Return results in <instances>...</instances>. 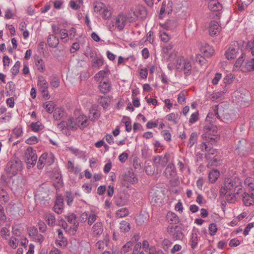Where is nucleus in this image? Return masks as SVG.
Masks as SVG:
<instances>
[{
	"label": "nucleus",
	"mask_w": 254,
	"mask_h": 254,
	"mask_svg": "<svg viewBox=\"0 0 254 254\" xmlns=\"http://www.w3.org/2000/svg\"><path fill=\"white\" fill-rule=\"evenodd\" d=\"M6 167L8 174L15 176L17 172L22 170V162L18 158H13L7 163Z\"/></svg>",
	"instance_id": "obj_5"
},
{
	"label": "nucleus",
	"mask_w": 254,
	"mask_h": 254,
	"mask_svg": "<svg viewBox=\"0 0 254 254\" xmlns=\"http://www.w3.org/2000/svg\"><path fill=\"white\" fill-rule=\"evenodd\" d=\"M28 233L29 237L33 241L40 244L44 241V236L42 234L38 233L37 228L35 226L30 227L28 229Z\"/></svg>",
	"instance_id": "obj_8"
},
{
	"label": "nucleus",
	"mask_w": 254,
	"mask_h": 254,
	"mask_svg": "<svg viewBox=\"0 0 254 254\" xmlns=\"http://www.w3.org/2000/svg\"><path fill=\"white\" fill-rule=\"evenodd\" d=\"M127 22L126 15L120 13L116 17V21L113 24V26H115L119 31H121L124 29Z\"/></svg>",
	"instance_id": "obj_10"
},
{
	"label": "nucleus",
	"mask_w": 254,
	"mask_h": 254,
	"mask_svg": "<svg viewBox=\"0 0 254 254\" xmlns=\"http://www.w3.org/2000/svg\"><path fill=\"white\" fill-rule=\"evenodd\" d=\"M34 63L35 68L41 73L44 72L46 69L45 64L43 60L39 57V56H35L34 57Z\"/></svg>",
	"instance_id": "obj_19"
},
{
	"label": "nucleus",
	"mask_w": 254,
	"mask_h": 254,
	"mask_svg": "<svg viewBox=\"0 0 254 254\" xmlns=\"http://www.w3.org/2000/svg\"><path fill=\"white\" fill-rule=\"evenodd\" d=\"M132 242H127L122 248L121 252L122 253L126 254L129 252L133 247Z\"/></svg>",
	"instance_id": "obj_45"
},
{
	"label": "nucleus",
	"mask_w": 254,
	"mask_h": 254,
	"mask_svg": "<svg viewBox=\"0 0 254 254\" xmlns=\"http://www.w3.org/2000/svg\"><path fill=\"white\" fill-rule=\"evenodd\" d=\"M220 175V173L217 170H212L208 175V179L209 181L214 183L216 182L217 179H218L219 176Z\"/></svg>",
	"instance_id": "obj_34"
},
{
	"label": "nucleus",
	"mask_w": 254,
	"mask_h": 254,
	"mask_svg": "<svg viewBox=\"0 0 254 254\" xmlns=\"http://www.w3.org/2000/svg\"><path fill=\"white\" fill-rule=\"evenodd\" d=\"M88 120L87 117L84 115H79L75 120V125L83 130L88 126Z\"/></svg>",
	"instance_id": "obj_14"
},
{
	"label": "nucleus",
	"mask_w": 254,
	"mask_h": 254,
	"mask_svg": "<svg viewBox=\"0 0 254 254\" xmlns=\"http://www.w3.org/2000/svg\"><path fill=\"white\" fill-rule=\"evenodd\" d=\"M47 157V153H43L40 158H39V160L37 162V167L38 169L41 170L43 168L44 166L46 165L45 159Z\"/></svg>",
	"instance_id": "obj_35"
},
{
	"label": "nucleus",
	"mask_w": 254,
	"mask_h": 254,
	"mask_svg": "<svg viewBox=\"0 0 254 254\" xmlns=\"http://www.w3.org/2000/svg\"><path fill=\"white\" fill-rule=\"evenodd\" d=\"M167 231L173 241L182 240L184 237L181 227L178 225L168 226Z\"/></svg>",
	"instance_id": "obj_6"
},
{
	"label": "nucleus",
	"mask_w": 254,
	"mask_h": 254,
	"mask_svg": "<svg viewBox=\"0 0 254 254\" xmlns=\"http://www.w3.org/2000/svg\"><path fill=\"white\" fill-rule=\"evenodd\" d=\"M58 234V239L56 241V244L61 248H65L67 244V241L66 238L64 236L63 231L61 229H58L57 230Z\"/></svg>",
	"instance_id": "obj_16"
},
{
	"label": "nucleus",
	"mask_w": 254,
	"mask_h": 254,
	"mask_svg": "<svg viewBox=\"0 0 254 254\" xmlns=\"http://www.w3.org/2000/svg\"><path fill=\"white\" fill-rule=\"evenodd\" d=\"M0 233L2 238L5 240H6L10 235L9 230L6 227L1 228Z\"/></svg>",
	"instance_id": "obj_59"
},
{
	"label": "nucleus",
	"mask_w": 254,
	"mask_h": 254,
	"mask_svg": "<svg viewBox=\"0 0 254 254\" xmlns=\"http://www.w3.org/2000/svg\"><path fill=\"white\" fill-rule=\"evenodd\" d=\"M236 194H238L236 192L223 190V197H225L226 201L228 203L235 202L236 199Z\"/></svg>",
	"instance_id": "obj_25"
},
{
	"label": "nucleus",
	"mask_w": 254,
	"mask_h": 254,
	"mask_svg": "<svg viewBox=\"0 0 254 254\" xmlns=\"http://www.w3.org/2000/svg\"><path fill=\"white\" fill-rule=\"evenodd\" d=\"M166 1H163L162 3L161 7V9L160 10V13H159L160 15L163 14L165 12H167L168 14H170V13H171L172 9L171 8V7H169L168 6L167 8L166 9ZM170 7H171V6Z\"/></svg>",
	"instance_id": "obj_54"
},
{
	"label": "nucleus",
	"mask_w": 254,
	"mask_h": 254,
	"mask_svg": "<svg viewBox=\"0 0 254 254\" xmlns=\"http://www.w3.org/2000/svg\"><path fill=\"white\" fill-rule=\"evenodd\" d=\"M127 21L131 23L135 22L138 18L137 14L134 11H131L128 15H126Z\"/></svg>",
	"instance_id": "obj_43"
},
{
	"label": "nucleus",
	"mask_w": 254,
	"mask_h": 254,
	"mask_svg": "<svg viewBox=\"0 0 254 254\" xmlns=\"http://www.w3.org/2000/svg\"><path fill=\"white\" fill-rule=\"evenodd\" d=\"M213 112H209L205 119V123L206 125L212 124L215 126L213 123L214 119H220V117L218 114V105H215L213 108Z\"/></svg>",
	"instance_id": "obj_12"
},
{
	"label": "nucleus",
	"mask_w": 254,
	"mask_h": 254,
	"mask_svg": "<svg viewBox=\"0 0 254 254\" xmlns=\"http://www.w3.org/2000/svg\"><path fill=\"white\" fill-rule=\"evenodd\" d=\"M125 180L130 183H135L137 182L136 175L130 170L127 171L125 175Z\"/></svg>",
	"instance_id": "obj_28"
},
{
	"label": "nucleus",
	"mask_w": 254,
	"mask_h": 254,
	"mask_svg": "<svg viewBox=\"0 0 254 254\" xmlns=\"http://www.w3.org/2000/svg\"><path fill=\"white\" fill-rule=\"evenodd\" d=\"M195 61L198 63L201 66L206 64L207 60L206 58L200 54H197L195 56Z\"/></svg>",
	"instance_id": "obj_46"
},
{
	"label": "nucleus",
	"mask_w": 254,
	"mask_h": 254,
	"mask_svg": "<svg viewBox=\"0 0 254 254\" xmlns=\"http://www.w3.org/2000/svg\"><path fill=\"white\" fill-rule=\"evenodd\" d=\"M111 85L108 80L100 81L99 85L100 91L104 94L109 93L111 90Z\"/></svg>",
	"instance_id": "obj_21"
},
{
	"label": "nucleus",
	"mask_w": 254,
	"mask_h": 254,
	"mask_svg": "<svg viewBox=\"0 0 254 254\" xmlns=\"http://www.w3.org/2000/svg\"><path fill=\"white\" fill-rule=\"evenodd\" d=\"M239 50L238 47H234L231 45L229 49L225 52V56L228 60L234 59L236 57Z\"/></svg>",
	"instance_id": "obj_18"
},
{
	"label": "nucleus",
	"mask_w": 254,
	"mask_h": 254,
	"mask_svg": "<svg viewBox=\"0 0 254 254\" xmlns=\"http://www.w3.org/2000/svg\"><path fill=\"white\" fill-rule=\"evenodd\" d=\"M223 190L241 193L243 189L240 179L237 177L225 178L223 182Z\"/></svg>",
	"instance_id": "obj_2"
},
{
	"label": "nucleus",
	"mask_w": 254,
	"mask_h": 254,
	"mask_svg": "<svg viewBox=\"0 0 254 254\" xmlns=\"http://www.w3.org/2000/svg\"><path fill=\"white\" fill-rule=\"evenodd\" d=\"M120 228L123 232H128L130 229V224L126 221H122L120 223Z\"/></svg>",
	"instance_id": "obj_44"
},
{
	"label": "nucleus",
	"mask_w": 254,
	"mask_h": 254,
	"mask_svg": "<svg viewBox=\"0 0 254 254\" xmlns=\"http://www.w3.org/2000/svg\"><path fill=\"white\" fill-rule=\"evenodd\" d=\"M208 8L214 12H217L216 13V17L220 18L221 15V12H219L222 8V5L218 1V0H209Z\"/></svg>",
	"instance_id": "obj_11"
},
{
	"label": "nucleus",
	"mask_w": 254,
	"mask_h": 254,
	"mask_svg": "<svg viewBox=\"0 0 254 254\" xmlns=\"http://www.w3.org/2000/svg\"><path fill=\"white\" fill-rule=\"evenodd\" d=\"M65 201H66L67 204L70 206L72 204L73 201L74 195L70 191H66L65 194Z\"/></svg>",
	"instance_id": "obj_40"
},
{
	"label": "nucleus",
	"mask_w": 254,
	"mask_h": 254,
	"mask_svg": "<svg viewBox=\"0 0 254 254\" xmlns=\"http://www.w3.org/2000/svg\"><path fill=\"white\" fill-rule=\"evenodd\" d=\"M60 33L61 35V39L64 40V43L67 42L68 41V33L66 29H63L60 31Z\"/></svg>",
	"instance_id": "obj_57"
},
{
	"label": "nucleus",
	"mask_w": 254,
	"mask_h": 254,
	"mask_svg": "<svg viewBox=\"0 0 254 254\" xmlns=\"http://www.w3.org/2000/svg\"><path fill=\"white\" fill-rule=\"evenodd\" d=\"M200 51L202 56L207 58L211 57L214 53L213 49L209 45L202 47L200 49Z\"/></svg>",
	"instance_id": "obj_27"
},
{
	"label": "nucleus",
	"mask_w": 254,
	"mask_h": 254,
	"mask_svg": "<svg viewBox=\"0 0 254 254\" xmlns=\"http://www.w3.org/2000/svg\"><path fill=\"white\" fill-rule=\"evenodd\" d=\"M43 107L46 109V111L49 114H51L53 112L55 108V103L53 101H47L44 103Z\"/></svg>",
	"instance_id": "obj_36"
},
{
	"label": "nucleus",
	"mask_w": 254,
	"mask_h": 254,
	"mask_svg": "<svg viewBox=\"0 0 254 254\" xmlns=\"http://www.w3.org/2000/svg\"><path fill=\"white\" fill-rule=\"evenodd\" d=\"M170 157L171 154L169 152H166L164 156L156 155L153 157V165L156 168L157 173H160L162 171V169L166 166Z\"/></svg>",
	"instance_id": "obj_3"
},
{
	"label": "nucleus",
	"mask_w": 254,
	"mask_h": 254,
	"mask_svg": "<svg viewBox=\"0 0 254 254\" xmlns=\"http://www.w3.org/2000/svg\"><path fill=\"white\" fill-rule=\"evenodd\" d=\"M7 217L5 214L4 207L0 205V226L5 225L7 227L10 226V222L7 221Z\"/></svg>",
	"instance_id": "obj_24"
},
{
	"label": "nucleus",
	"mask_w": 254,
	"mask_h": 254,
	"mask_svg": "<svg viewBox=\"0 0 254 254\" xmlns=\"http://www.w3.org/2000/svg\"><path fill=\"white\" fill-rule=\"evenodd\" d=\"M191 248L195 249L197 245L198 237L197 234L195 233H192L191 237Z\"/></svg>",
	"instance_id": "obj_49"
},
{
	"label": "nucleus",
	"mask_w": 254,
	"mask_h": 254,
	"mask_svg": "<svg viewBox=\"0 0 254 254\" xmlns=\"http://www.w3.org/2000/svg\"><path fill=\"white\" fill-rule=\"evenodd\" d=\"M117 215L118 217L122 218L128 215V210L127 208H122L117 211Z\"/></svg>",
	"instance_id": "obj_53"
},
{
	"label": "nucleus",
	"mask_w": 254,
	"mask_h": 254,
	"mask_svg": "<svg viewBox=\"0 0 254 254\" xmlns=\"http://www.w3.org/2000/svg\"><path fill=\"white\" fill-rule=\"evenodd\" d=\"M47 42L50 47L55 48L59 44V39L55 35H50L48 37Z\"/></svg>",
	"instance_id": "obj_32"
},
{
	"label": "nucleus",
	"mask_w": 254,
	"mask_h": 254,
	"mask_svg": "<svg viewBox=\"0 0 254 254\" xmlns=\"http://www.w3.org/2000/svg\"><path fill=\"white\" fill-rule=\"evenodd\" d=\"M163 175L167 179H171L175 177L177 175V172L174 164L169 163L165 168L163 172Z\"/></svg>",
	"instance_id": "obj_15"
},
{
	"label": "nucleus",
	"mask_w": 254,
	"mask_h": 254,
	"mask_svg": "<svg viewBox=\"0 0 254 254\" xmlns=\"http://www.w3.org/2000/svg\"><path fill=\"white\" fill-rule=\"evenodd\" d=\"M161 134L164 137V139L167 141H170L171 140V134L168 130H163L161 131Z\"/></svg>",
	"instance_id": "obj_61"
},
{
	"label": "nucleus",
	"mask_w": 254,
	"mask_h": 254,
	"mask_svg": "<svg viewBox=\"0 0 254 254\" xmlns=\"http://www.w3.org/2000/svg\"><path fill=\"white\" fill-rule=\"evenodd\" d=\"M191 64L190 62L188 61H186L185 63H184V65L182 70L184 71V73L186 76H188L191 73Z\"/></svg>",
	"instance_id": "obj_33"
},
{
	"label": "nucleus",
	"mask_w": 254,
	"mask_h": 254,
	"mask_svg": "<svg viewBox=\"0 0 254 254\" xmlns=\"http://www.w3.org/2000/svg\"><path fill=\"white\" fill-rule=\"evenodd\" d=\"M245 54L242 53L241 56L237 60L234 65V68L236 70L238 69L243 64L245 61Z\"/></svg>",
	"instance_id": "obj_41"
},
{
	"label": "nucleus",
	"mask_w": 254,
	"mask_h": 254,
	"mask_svg": "<svg viewBox=\"0 0 254 254\" xmlns=\"http://www.w3.org/2000/svg\"><path fill=\"white\" fill-rule=\"evenodd\" d=\"M41 125V124L39 122H37L35 123H32L30 125V127L33 131L34 132H38L41 129L40 127Z\"/></svg>",
	"instance_id": "obj_63"
},
{
	"label": "nucleus",
	"mask_w": 254,
	"mask_h": 254,
	"mask_svg": "<svg viewBox=\"0 0 254 254\" xmlns=\"http://www.w3.org/2000/svg\"><path fill=\"white\" fill-rule=\"evenodd\" d=\"M243 201L246 206H250L254 205V196L248 193L244 192L243 194Z\"/></svg>",
	"instance_id": "obj_23"
},
{
	"label": "nucleus",
	"mask_w": 254,
	"mask_h": 254,
	"mask_svg": "<svg viewBox=\"0 0 254 254\" xmlns=\"http://www.w3.org/2000/svg\"><path fill=\"white\" fill-rule=\"evenodd\" d=\"M178 117L179 114L177 113H172L167 115L165 118L167 120L172 122L174 124H177L178 123Z\"/></svg>",
	"instance_id": "obj_37"
},
{
	"label": "nucleus",
	"mask_w": 254,
	"mask_h": 254,
	"mask_svg": "<svg viewBox=\"0 0 254 254\" xmlns=\"http://www.w3.org/2000/svg\"><path fill=\"white\" fill-rule=\"evenodd\" d=\"M91 62L92 67L100 68L104 64V60L101 56H95Z\"/></svg>",
	"instance_id": "obj_26"
},
{
	"label": "nucleus",
	"mask_w": 254,
	"mask_h": 254,
	"mask_svg": "<svg viewBox=\"0 0 254 254\" xmlns=\"http://www.w3.org/2000/svg\"><path fill=\"white\" fill-rule=\"evenodd\" d=\"M166 219L171 224H176L179 222L178 216L174 212H169L166 215Z\"/></svg>",
	"instance_id": "obj_30"
},
{
	"label": "nucleus",
	"mask_w": 254,
	"mask_h": 254,
	"mask_svg": "<svg viewBox=\"0 0 254 254\" xmlns=\"http://www.w3.org/2000/svg\"><path fill=\"white\" fill-rule=\"evenodd\" d=\"M97 100L98 103L104 109H106L110 103L109 97L107 96H99Z\"/></svg>",
	"instance_id": "obj_29"
},
{
	"label": "nucleus",
	"mask_w": 254,
	"mask_h": 254,
	"mask_svg": "<svg viewBox=\"0 0 254 254\" xmlns=\"http://www.w3.org/2000/svg\"><path fill=\"white\" fill-rule=\"evenodd\" d=\"M46 165L50 166L55 162V157L53 153H51L49 154L47 153V157L45 159Z\"/></svg>",
	"instance_id": "obj_56"
},
{
	"label": "nucleus",
	"mask_w": 254,
	"mask_h": 254,
	"mask_svg": "<svg viewBox=\"0 0 254 254\" xmlns=\"http://www.w3.org/2000/svg\"><path fill=\"white\" fill-rule=\"evenodd\" d=\"M46 221L50 226H53L56 222L55 215L53 213H50L46 215Z\"/></svg>",
	"instance_id": "obj_50"
},
{
	"label": "nucleus",
	"mask_w": 254,
	"mask_h": 254,
	"mask_svg": "<svg viewBox=\"0 0 254 254\" xmlns=\"http://www.w3.org/2000/svg\"><path fill=\"white\" fill-rule=\"evenodd\" d=\"M247 50L251 52L253 56H254V39L248 42L246 45Z\"/></svg>",
	"instance_id": "obj_60"
},
{
	"label": "nucleus",
	"mask_w": 254,
	"mask_h": 254,
	"mask_svg": "<svg viewBox=\"0 0 254 254\" xmlns=\"http://www.w3.org/2000/svg\"><path fill=\"white\" fill-rule=\"evenodd\" d=\"M110 73V70L108 68H105L103 70L99 71L95 75V78L99 80L100 79L104 78L107 75Z\"/></svg>",
	"instance_id": "obj_39"
},
{
	"label": "nucleus",
	"mask_w": 254,
	"mask_h": 254,
	"mask_svg": "<svg viewBox=\"0 0 254 254\" xmlns=\"http://www.w3.org/2000/svg\"><path fill=\"white\" fill-rule=\"evenodd\" d=\"M92 230L94 235H101L103 231L102 223L101 222H96L92 227Z\"/></svg>",
	"instance_id": "obj_31"
},
{
	"label": "nucleus",
	"mask_w": 254,
	"mask_h": 254,
	"mask_svg": "<svg viewBox=\"0 0 254 254\" xmlns=\"http://www.w3.org/2000/svg\"><path fill=\"white\" fill-rule=\"evenodd\" d=\"M197 140V134L195 132H193L190 134L189 140L188 143V147L191 148L193 146L195 142Z\"/></svg>",
	"instance_id": "obj_42"
},
{
	"label": "nucleus",
	"mask_w": 254,
	"mask_h": 254,
	"mask_svg": "<svg viewBox=\"0 0 254 254\" xmlns=\"http://www.w3.org/2000/svg\"><path fill=\"white\" fill-rule=\"evenodd\" d=\"M245 67L247 71H254V59H251L246 61Z\"/></svg>",
	"instance_id": "obj_38"
},
{
	"label": "nucleus",
	"mask_w": 254,
	"mask_h": 254,
	"mask_svg": "<svg viewBox=\"0 0 254 254\" xmlns=\"http://www.w3.org/2000/svg\"><path fill=\"white\" fill-rule=\"evenodd\" d=\"M66 123H67V128L68 129L74 130L77 128L76 125H75V121L73 118L68 119Z\"/></svg>",
	"instance_id": "obj_47"
},
{
	"label": "nucleus",
	"mask_w": 254,
	"mask_h": 254,
	"mask_svg": "<svg viewBox=\"0 0 254 254\" xmlns=\"http://www.w3.org/2000/svg\"><path fill=\"white\" fill-rule=\"evenodd\" d=\"M234 76L232 73L227 74L223 79V82L225 83L226 86L233 82Z\"/></svg>",
	"instance_id": "obj_52"
},
{
	"label": "nucleus",
	"mask_w": 254,
	"mask_h": 254,
	"mask_svg": "<svg viewBox=\"0 0 254 254\" xmlns=\"http://www.w3.org/2000/svg\"><path fill=\"white\" fill-rule=\"evenodd\" d=\"M38 86L43 98L48 99L50 97L48 91V83L43 76L38 77Z\"/></svg>",
	"instance_id": "obj_7"
},
{
	"label": "nucleus",
	"mask_w": 254,
	"mask_h": 254,
	"mask_svg": "<svg viewBox=\"0 0 254 254\" xmlns=\"http://www.w3.org/2000/svg\"><path fill=\"white\" fill-rule=\"evenodd\" d=\"M128 198V194L120 191L114 196L115 203L118 206H123L126 204Z\"/></svg>",
	"instance_id": "obj_9"
},
{
	"label": "nucleus",
	"mask_w": 254,
	"mask_h": 254,
	"mask_svg": "<svg viewBox=\"0 0 254 254\" xmlns=\"http://www.w3.org/2000/svg\"><path fill=\"white\" fill-rule=\"evenodd\" d=\"M53 112L54 118L56 120H60L64 114V112L62 108H56Z\"/></svg>",
	"instance_id": "obj_48"
},
{
	"label": "nucleus",
	"mask_w": 254,
	"mask_h": 254,
	"mask_svg": "<svg viewBox=\"0 0 254 254\" xmlns=\"http://www.w3.org/2000/svg\"><path fill=\"white\" fill-rule=\"evenodd\" d=\"M238 114L234 110H230L223 113V123H230L235 121L238 117Z\"/></svg>",
	"instance_id": "obj_13"
},
{
	"label": "nucleus",
	"mask_w": 254,
	"mask_h": 254,
	"mask_svg": "<svg viewBox=\"0 0 254 254\" xmlns=\"http://www.w3.org/2000/svg\"><path fill=\"white\" fill-rule=\"evenodd\" d=\"M36 151L31 146H29L24 154V160L27 165V168L29 169L33 167L37 160Z\"/></svg>",
	"instance_id": "obj_4"
},
{
	"label": "nucleus",
	"mask_w": 254,
	"mask_h": 254,
	"mask_svg": "<svg viewBox=\"0 0 254 254\" xmlns=\"http://www.w3.org/2000/svg\"><path fill=\"white\" fill-rule=\"evenodd\" d=\"M20 62L19 61H17L15 63L14 65L13 66V67L11 69V72L12 75L14 76L16 75L19 71V68L20 66Z\"/></svg>",
	"instance_id": "obj_51"
},
{
	"label": "nucleus",
	"mask_w": 254,
	"mask_h": 254,
	"mask_svg": "<svg viewBox=\"0 0 254 254\" xmlns=\"http://www.w3.org/2000/svg\"><path fill=\"white\" fill-rule=\"evenodd\" d=\"M7 87L11 92L12 95H15V92L16 90L15 84L12 81H9L7 83Z\"/></svg>",
	"instance_id": "obj_62"
},
{
	"label": "nucleus",
	"mask_w": 254,
	"mask_h": 254,
	"mask_svg": "<svg viewBox=\"0 0 254 254\" xmlns=\"http://www.w3.org/2000/svg\"><path fill=\"white\" fill-rule=\"evenodd\" d=\"M18 239L14 237H11L8 242L9 246L13 249H15L18 246Z\"/></svg>",
	"instance_id": "obj_55"
},
{
	"label": "nucleus",
	"mask_w": 254,
	"mask_h": 254,
	"mask_svg": "<svg viewBox=\"0 0 254 254\" xmlns=\"http://www.w3.org/2000/svg\"><path fill=\"white\" fill-rule=\"evenodd\" d=\"M38 140L36 136H31L25 140V143L29 145L34 144L37 143Z\"/></svg>",
	"instance_id": "obj_64"
},
{
	"label": "nucleus",
	"mask_w": 254,
	"mask_h": 254,
	"mask_svg": "<svg viewBox=\"0 0 254 254\" xmlns=\"http://www.w3.org/2000/svg\"><path fill=\"white\" fill-rule=\"evenodd\" d=\"M221 30V27L218 23L215 20L211 21L209 24V33L211 36L217 35Z\"/></svg>",
	"instance_id": "obj_17"
},
{
	"label": "nucleus",
	"mask_w": 254,
	"mask_h": 254,
	"mask_svg": "<svg viewBox=\"0 0 254 254\" xmlns=\"http://www.w3.org/2000/svg\"><path fill=\"white\" fill-rule=\"evenodd\" d=\"M76 216L74 213H71L68 215L65 216L66 221L73 225V230L74 232H76L78 228L79 224L76 221Z\"/></svg>",
	"instance_id": "obj_22"
},
{
	"label": "nucleus",
	"mask_w": 254,
	"mask_h": 254,
	"mask_svg": "<svg viewBox=\"0 0 254 254\" xmlns=\"http://www.w3.org/2000/svg\"><path fill=\"white\" fill-rule=\"evenodd\" d=\"M100 115V111L96 107H92L89 110V120L94 122L99 118Z\"/></svg>",
	"instance_id": "obj_20"
},
{
	"label": "nucleus",
	"mask_w": 254,
	"mask_h": 254,
	"mask_svg": "<svg viewBox=\"0 0 254 254\" xmlns=\"http://www.w3.org/2000/svg\"><path fill=\"white\" fill-rule=\"evenodd\" d=\"M185 60L183 58L180 57L178 59L176 64V68L178 70H182L183 66L184 65V63H185Z\"/></svg>",
	"instance_id": "obj_58"
},
{
	"label": "nucleus",
	"mask_w": 254,
	"mask_h": 254,
	"mask_svg": "<svg viewBox=\"0 0 254 254\" xmlns=\"http://www.w3.org/2000/svg\"><path fill=\"white\" fill-rule=\"evenodd\" d=\"M217 127L212 124L205 125L203 130L204 133L202 135L203 138L206 141L201 143V147L202 150L210 152L213 154L214 150L212 149V145L216 143L220 139V136L217 134Z\"/></svg>",
	"instance_id": "obj_1"
}]
</instances>
